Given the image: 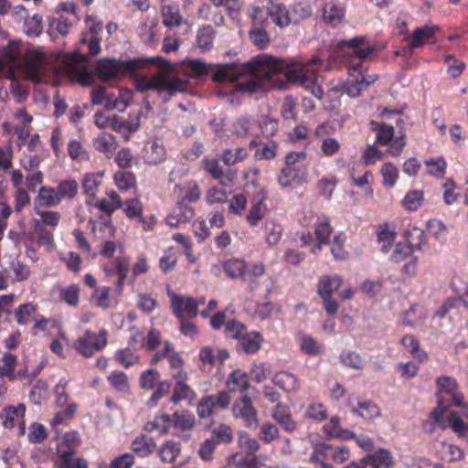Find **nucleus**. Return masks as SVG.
<instances>
[{"instance_id": "obj_46", "label": "nucleus", "mask_w": 468, "mask_h": 468, "mask_svg": "<svg viewBox=\"0 0 468 468\" xmlns=\"http://www.w3.org/2000/svg\"><path fill=\"white\" fill-rule=\"evenodd\" d=\"M22 31L28 37H37L43 30V19L38 14L27 16L21 26Z\"/></svg>"}, {"instance_id": "obj_52", "label": "nucleus", "mask_w": 468, "mask_h": 468, "mask_svg": "<svg viewBox=\"0 0 468 468\" xmlns=\"http://www.w3.org/2000/svg\"><path fill=\"white\" fill-rule=\"evenodd\" d=\"M443 423L446 428H452L459 436H465L468 433V424L457 411H451L446 417L443 416Z\"/></svg>"}, {"instance_id": "obj_11", "label": "nucleus", "mask_w": 468, "mask_h": 468, "mask_svg": "<svg viewBox=\"0 0 468 468\" xmlns=\"http://www.w3.org/2000/svg\"><path fill=\"white\" fill-rule=\"evenodd\" d=\"M335 133V127L330 122L319 124L314 130V135L320 139V151L326 157L336 154L341 149L340 142L331 136Z\"/></svg>"}, {"instance_id": "obj_23", "label": "nucleus", "mask_w": 468, "mask_h": 468, "mask_svg": "<svg viewBox=\"0 0 468 468\" xmlns=\"http://www.w3.org/2000/svg\"><path fill=\"white\" fill-rule=\"evenodd\" d=\"M133 93L129 89H120L118 95H108L106 97L105 108L109 111L117 110L123 112L131 104Z\"/></svg>"}, {"instance_id": "obj_1", "label": "nucleus", "mask_w": 468, "mask_h": 468, "mask_svg": "<svg viewBox=\"0 0 468 468\" xmlns=\"http://www.w3.org/2000/svg\"><path fill=\"white\" fill-rule=\"evenodd\" d=\"M341 44L351 48L345 58V66L348 75L345 90L348 96L356 98L367 90L369 85L378 79V75L367 74V58L375 52V47L367 44V37L364 36L344 40Z\"/></svg>"}, {"instance_id": "obj_22", "label": "nucleus", "mask_w": 468, "mask_h": 468, "mask_svg": "<svg viewBox=\"0 0 468 468\" xmlns=\"http://www.w3.org/2000/svg\"><path fill=\"white\" fill-rule=\"evenodd\" d=\"M267 197V192L265 189H261L258 192L253 199L251 207L246 217L248 223L251 227H256L259 222L264 218L266 212V206L264 200Z\"/></svg>"}, {"instance_id": "obj_6", "label": "nucleus", "mask_w": 468, "mask_h": 468, "mask_svg": "<svg viewBox=\"0 0 468 468\" xmlns=\"http://www.w3.org/2000/svg\"><path fill=\"white\" fill-rule=\"evenodd\" d=\"M438 406L432 410L431 416L442 429H446L443 423V413L451 406L461 407L463 396L460 391L457 381L449 376H441L436 379Z\"/></svg>"}, {"instance_id": "obj_27", "label": "nucleus", "mask_w": 468, "mask_h": 468, "mask_svg": "<svg viewBox=\"0 0 468 468\" xmlns=\"http://www.w3.org/2000/svg\"><path fill=\"white\" fill-rule=\"evenodd\" d=\"M314 452H321L322 458L326 462L331 459L335 463H343L350 457V451L347 447H334L331 445H321L315 449Z\"/></svg>"}, {"instance_id": "obj_44", "label": "nucleus", "mask_w": 468, "mask_h": 468, "mask_svg": "<svg viewBox=\"0 0 468 468\" xmlns=\"http://www.w3.org/2000/svg\"><path fill=\"white\" fill-rule=\"evenodd\" d=\"M144 158L149 165H157L165 159V150L157 142L149 143L144 147Z\"/></svg>"}, {"instance_id": "obj_41", "label": "nucleus", "mask_w": 468, "mask_h": 468, "mask_svg": "<svg viewBox=\"0 0 468 468\" xmlns=\"http://www.w3.org/2000/svg\"><path fill=\"white\" fill-rule=\"evenodd\" d=\"M427 315V312L422 306L415 304L403 313L401 323L404 325L415 327L421 324Z\"/></svg>"}, {"instance_id": "obj_24", "label": "nucleus", "mask_w": 468, "mask_h": 468, "mask_svg": "<svg viewBox=\"0 0 468 468\" xmlns=\"http://www.w3.org/2000/svg\"><path fill=\"white\" fill-rule=\"evenodd\" d=\"M365 462L368 463L370 468H392L395 464L392 453L385 448H378L367 454Z\"/></svg>"}, {"instance_id": "obj_55", "label": "nucleus", "mask_w": 468, "mask_h": 468, "mask_svg": "<svg viewBox=\"0 0 468 468\" xmlns=\"http://www.w3.org/2000/svg\"><path fill=\"white\" fill-rule=\"evenodd\" d=\"M424 204V193L422 190H410L401 200V206L407 211H416Z\"/></svg>"}, {"instance_id": "obj_25", "label": "nucleus", "mask_w": 468, "mask_h": 468, "mask_svg": "<svg viewBox=\"0 0 468 468\" xmlns=\"http://www.w3.org/2000/svg\"><path fill=\"white\" fill-rule=\"evenodd\" d=\"M141 114L130 115L127 120L114 115L110 122V128L117 133L125 134L136 132L140 127Z\"/></svg>"}, {"instance_id": "obj_63", "label": "nucleus", "mask_w": 468, "mask_h": 468, "mask_svg": "<svg viewBox=\"0 0 468 468\" xmlns=\"http://www.w3.org/2000/svg\"><path fill=\"white\" fill-rule=\"evenodd\" d=\"M33 223L38 245L51 250L54 248L53 234L47 228L41 226L39 220L35 219Z\"/></svg>"}, {"instance_id": "obj_37", "label": "nucleus", "mask_w": 468, "mask_h": 468, "mask_svg": "<svg viewBox=\"0 0 468 468\" xmlns=\"http://www.w3.org/2000/svg\"><path fill=\"white\" fill-rule=\"evenodd\" d=\"M103 176L104 172L102 171L87 173L83 176L82 188L84 193L88 195L90 199H94V197H96L97 191L102 182ZM87 202L90 203L91 200H88Z\"/></svg>"}, {"instance_id": "obj_59", "label": "nucleus", "mask_w": 468, "mask_h": 468, "mask_svg": "<svg viewBox=\"0 0 468 468\" xmlns=\"http://www.w3.org/2000/svg\"><path fill=\"white\" fill-rule=\"evenodd\" d=\"M215 31L211 26H205L198 30L197 34V46L202 51L206 52L212 48Z\"/></svg>"}, {"instance_id": "obj_17", "label": "nucleus", "mask_w": 468, "mask_h": 468, "mask_svg": "<svg viewBox=\"0 0 468 468\" xmlns=\"http://www.w3.org/2000/svg\"><path fill=\"white\" fill-rule=\"evenodd\" d=\"M375 131L377 132V144L380 145H388L391 143L390 147L388 149V153L392 156H398L400 154L405 146V140L403 137L393 139L394 128L391 125L380 124L375 129Z\"/></svg>"}, {"instance_id": "obj_51", "label": "nucleus", "mask_w": 468, "mask_h": 468, "mask_svg": "<svg viewBox=\"0 0 468 468\" xmlns=\"http://www.w3.org/2000/svg\"><path fill=\"white\" fill-rule=\"evenodd\" d=\"M443 423L446 428H452L459 436H465L468 433V424L457 411H451L446 417L443 416Z\"/></svg>"}, {"instance_id": "obj_40", "label": "nucleus", "mask_w": 468, "mask_h": 468, "mask_svg": "<svg viewBox=\"0 0 468 468\" xmlns=\"http://www.w3.org/2000/svg\"><path fill=\"white\" fill-rule=\"evenodd\" d=\"M345 18V10L339 5L334 2H328L324 5L323 9L324 21L331 26H338Z\"/></svg>"}, {"instance_id": "obj_16", "label": "nucleus", "mask_w": 468, "mask_h": 468, "mask_svg": "<svg viewBox=\"0 0 468 468\" xmlns=\"http://www.w3.org/2000/svg\"><path fill=\"white\" fill-rule=\"evenodd\" d=\"M209 75L215 82L238 81L239 87V82L244 80V67L239 64L211 65Z\"/></svg>"}, {"instance_id": "obj_31", "label": "nucleus", "mask_w": 468, "mask_h": 468, "mask_svg": "<svg viewBox=\"0 0 468 468\" xmlns=\"http://www.w3.org/2000/svg\"><path fill=\"white\" fill-rule=\"evenodd\" d=\"M205 170L215 179L218 180L223 186H229L232 184V176L229 173L225 174L217 159L206 158L203 160Z\"/></svg>"}, {"instance_id": "obj_48", "label": "nucleus", "mask_w": 468, "mask_h": 468, "mask_svg": "<svg viewBox=\"0 0 468 468\" xmlns=\"http://www.w3.org/2000/svg\"><path fill=\"white\" fill-rule=\"evenodd\" d=\"M111 292L109 286H99L91 293L90 302L99 308L109 309L112 305Z\"/></svg>"}, {"instance_id": "obj_10", "label": "nucleus", "mask_w": 468, "mask_h": 468, "mask_svg": "<svg viewBox=\"0 0 468 468\" xmlns=\"http://www.w3.org/2000/svg\"><path fill=\"white\" fill-rule=\"evenodd\" d=\"M231 402V397L226 390H221L215 395L203 396L197 404V412L201 419H206L215 414L218 410H226Z\"/></svg>"}, {"instance_id": "obj_18", "label": "nucleus", "mask_w": 468, "mask_h": 468, "mask_svg": "<svg viewBox=\"0 0 468 468\" xmlns=\"http://www.w3.org/2000/svg\"><path fill=\"white\" fill-rule=\"evenodd\" d=\"M332 232L333 229L328 218L326 217L319 218L314 229L316 243L312 246L310 251L313 254L320 253L323 246L329 244Z\"/></svg>"}, {"instance_id": "obj_14", "label": "nucleus", "mask_w": 468, "mask_h": 468, "mask_svg": "<svg viewBox=\"0 0 468 468\" xmlns=\"http://www.w3.org/2000/svg\"><path fill=\"white\" fill-rule=\"evenodd\" d=\"M171 299V307L175 315L180 320L193 318L197 314L198 303L193 297H185L170 290L167 292Z\"/></svg>"}, {"instance_id": "obj_60", "label": "nucleus", "mask_w": 468, "mask_h": 468, "mask_svg": "<svg viewBox=\"0 0 468 468\" xmlns=\"http://www.w3.org/2000/svg\"><path fill=\"white\" fill-rule=\"evenodd\" d=\"M261 343L262 337L261 334L256 331L246 332L239 340V344L246 353L257 352L261 348Z\"/></svg>"}, {"instance_id": "obj_3", "label": "nucleus", "mask_w": 468, "mask_h": 468, "mask_svg": "<svg viewBox=\"0 0 468 468\" xmlns=\"http://www.w3.org/2000/svg\"><path fill=\"white\" fill-rule=\"evenodd\" d=\"M86 25L89 32L83 34L78 50L71 54H64L62 57L60 69L69 76L80 74L82 62L89 56H96L101 51V38L98 35L102 30V23L87 16Z\"/></svg>"}, {"instance_id": "obj_20", "label": "nucleus", "mask_w": 468, "mask_h": 468, "mask_svg": "<svg viewBox=\"0 0 468 468\" xmlns=\"http://www.w3.org/2000/svg\"><path fill=\"white\" fill-rule=\"evenodd\" d=\"M271 382L287 394H295L300 388L298 378L288 371H280L271 377Z\"/></svg>"}, {"instance_id": "obj_5", "label": "nucleus", "mask_w": 468, "mask_h": 468, "mask_svg": "<svg viewBox=\"0 0 468 468\" xmlns=\"http://www.w3.org/2000/svg\"><path fill=\"white\" fill-rule=\"evenodd\" d=\"M187 88L188 83L176 77L172 72L169 63L166 61L155 73L150 76H144L136 81V89L138 90H156L163 102L168 101L178 92L186 91Z\"/></svg>"}, {"instance_id": "obj_9", "label": "nucleus", "mask_w": 468, "mask_h": 468, "mask_svg": "<svg viewBox=\"0 0 468 468\" xmlns=\"http://www.w3.org/2000/svg\"><path fill=\"white\" fill-rule=\"evenodd\" d=\"M231 413L234 419L240 420L249 429H255L259 425L258 411L247 394L234 400Z\"/></svg>"}, {"instance_id": "obj_50", "label": "nucleus", "mask_w": 468, "mask_h": 468, "mask_svg": "<svg viewBox=\"0 0 468 468\" xmlns=\"http://www.w3.org/2000/svg\"><path fill=\"white\" fill-rule=\"evenodd\" d=\"M443 423L446 428H452L459 436H465L468 433V424L457 411H451L446 417L443 416Z\"/></svg>"}, {"instance_id": "obj_15", "label": "nucleus", "mask_w": 468, "mask_h": 468, "mask_svg": "<svg viewBox=\"0 0 468 468\" xmlns=\"http://www.w3.org/2000/svg\"><path fill=\"white\" fill-rule=\"evenodd\" d=\"M47 56L40 51L30 52L25 62L27 78L35 82L44 81V75L48 70Z\"/></svg>"}, {"instance_id": "obj_34", "label": "nucleus", "mask_w": 468, "mask_h": 468, "mask_svg": "<svg viewBox=\"0 0 468 468\" xmlns=\"http://www.w3.org/2000/svg\"><path fill=\"white\" fill-rule=\"evenodd\" d=\"M57 187L51 186H41L38 189L37 196L36 197L35 202L40 207H53L60 204L61 199L58 195Z\"/></svg>"}, {"instance_id": "obj_13", "label": "nucleus", "mask_w": 468, "mask_h": 468, "mask_svg": "<svg viewBox=\"0 0 468 468\" xmlns=\"http://www.w3.org/2000/svg\"><path fill=\"white\" fill-rule=\"evenodd\" d=\"M404 236L407 241L398 243L390 255V260L395 263L407 261L412 257L414 250H420V245L413 240L414 236L417 238L422 236V231L420 229L414 228L410 231H406Z\"/></svg>"}, {"instance_id": "obj_54", "label": "nucleus", "mask_w": 468, "mask_h": 468, "mask_svg": "<svg viewBox=\"0 0 468 468\" xmlns=\"http://www.w3.org/2000/svg\"><path fill=\"white\" fill-rule=\"evenodd\" d=\"M75 452H62L58 453L59 462L57 468H88V463L84 458H74Z\"/></svg>"}, {"instance_id": "obj_64", "label": "nucleus", "mask_w": 468, "mask_h": 468, "mask_svg": "<svg viewBox=\"0 0 468 468\" xmlns=\"http://www.w3.org/2000/svg\"><path fill=\"white\" fill-rule=\"evenodd\" d=\"M211 438L218 444H229L233 441V431L230 426L220 423L211 431Z\"/></svg>"}, {"instance_id": "obj_29", "label": "nucleus", "mask_w": 468, "mask_h": 468, "mask_svg": "<svg viewBox=\"0 0 468 468\" xmlns=\"http://www.w3.org/2000/svg\"><path fill=\"white\" fill-rule=\"evenodd\" d=\"M161 359H166L170 367L174 369L181 368L184 364L182 356L169 342H165L164 348L154 356L153 363H157Z\"/></svg>"}, {"instance_id": "obj_62", "label": "nucleus", "mask_w": 468, "mask_h": 468, "mask_svg": "<svg viewBox=\"0 0 468 468\" xmlns=\"http://www.w3.org/2000/svg\"><path fill=\"white\" fill-rule=\"evenodd\" d=\"M301 350L309 356H318L323 352V346L318 343L313 336L301 334L299 335Z\"/></svg>"}, {"instance_id": "obj_39", "label": "nucleus", "mask_w": 468, "mask_h": 468, "mask_svg": "<svg viewBox=\"0 0 468 468\" xmlns=\"http://www.w3.org/2000/svg\"><path fill=\"white\" fill-rule=\"evenodd\" d=\"M250 147H256L254 152V157L256 160H271L275 158L277 155L278 144L274 141L257 143L253 140L250 143Z\"/></svg>"}, {"instance_id": "obj_42", "label": "nucleus", "mask_w": 468, "mask_h": 468, "mask_svg": "<svg viewBox=\"0 0 468 468\" xmlns=\"http://www.w3.org/2000/svg\"><path fill=\"white\" fill-rule=\"evenodd\" d=\"M122 206L120 196L113 190L106 192V197L95 203V207L107 215H112L115 210Z\"/></svg>"}, {"instance_id": "obj_61", "label": "nucleus", "mask_w": 468, "mask_h": 468, "mask_svg": "<svg viewBox=\"0 0 468 468\" xmlns=\"http://www.w3.org/2000/svg\"><path fill=\"white\" fill-rule=\"evenodd\" d=\"M173 428L182 431H190L196 424V418L189 412H175L172 415Z\"/></svg>"}, {"instance_id": "obj_28", "label": "nucleus", "mask_w": 468, "mask_h": 468, "mask_svg": "<svg viewBox=\"0 0 468 468\" xmlns=\"http://www.w3.org/2000/svg\"><path fill=\"white\" fill-rule=\"evenodd\" d=\"M268 14L274 24L281 27H287L292 22L290 12L278 2L271 1L267 6Z\"/></svg>"}, {"instance_id": "obj_56", "label": "nucleus", "mask_w": 468, "mask_h": 468, "mask_svg": "<svg viewBox=\"0 0 468 468\" xmlns=\"http://www.w3.org/2000/svg\"><path fill=\"white\" fill-rule=\"evenodd\" d=\"M16 357L6 353L0 357V378H7L9 381L16 380Z\"/></svg>"}, {"instance_id": "obj_12", "label": "nucleus", "mask_w": 468, "mask_h": 468, "mask_svg": "<svg viewBox=\"0 0 468 468\" xmlns=\"http://www.w3.org/2000/svg\"><path fill=\"white\" fill-rule=\"evenodd\" d=\"M26 405L24 403H18L17 405H6L3 408L0 412V420L2 425L5 429H13L16 425L18 426V434L20 436L26 433Z\"/></svg>"}, {"instance_id": "obj_57", "label": "nucleus", "mask_w": 468, "mask_h": 468, "mask_svg": "<svg viewBox=\"0 0 468 468\" xmlns=\"http://www.w3.org/2000/svg\"><path fill=\"white\" fill-rule=\"evenodd\" d=\"M238 445L242 451L246 452L245 455H248L249 458L250 455H252L251 461L256 459L255 452L261 448L259 441L245 431L239 433Z\"/></svg>"}, {"instance_id": "obj_33", "label": "nucleus", "mask_w": 468, "mask_h": 468, "mask_svg": "<svg viewBox=\"0 0 468 468\" xmlns=\"http://www.w3.org/2000/svg\"><path fill=\"white\" fill-rule=\"evenodd\" d=\"M439 30V27L435 25H426L416 28L409 43L410 48H417L422 47L426 41L431 39Z\"/></svg>"}, {"instance_id": "obj_53", "label": "nucleus", "mask_w": 468, "mask_h": 468, "mask_svg": "<svg viewBox=\"0 0 468 468\" xmlns=\"http://www.w3.org/2000/svg\"><path fill=\"white\" fill-rule=\"evenodd\" d=\"M155 443L152 438L142 435L136 437L132 442L133 451L141 457H146L154 452Z\"/></svg>"}, {"instance_id": "obj_45", "label": "nucleus", "mask_w": 468, "mask_h": 468, "mask_svg": "<svg viewBox=\"0 0 468 468\" xmlns=\"http://www.w3.org/2000/svg\"><path fill=\"white\" fill-rule=\"evenodd\" d=\"M161 14L163 24L166 27H178L183 22V16L177 5H164L161 8Z\"/></svg>"}, {"instance_id": "obj_35", "label": "nucleus", "mask_w": 468, "mask_h": 468, "mask_svg": "<svg viewBox=\"0 0 468 468\" xmlns=\"http://www.w3.org/2000/svg\"><path fill=\"white\" fill-rule=\"evenodd\" d=\"M56 439L58 441L57 454L62 453V452H75L81 442L80 434L75 431L58 435Z\"/></svg>"}, {"instance_id": "obj_38", "label": "nucleus", "mask_w": 468, "mask_h": 468, "mask_svg": "<svg viewBox=\"0 0 468 468\" xmlns=\"http://www.w3.org/2000/svg\"><path fill=\"white\" fill-rule=\"evenodd\" d=\"M157 453L162 463H173L181 453V444L173 440H167L161 444Z\"/></svg>"}, {"instance_id": "obj_36", "label": "nucleus", "mask_w": 468, "mask_h": 468, "mask_svg": "<svg viewBox=\"0 0 468 468\" xmlns=\"http://www.w3.org/2000/svg\"><path fill=\"white\" fill-rule=\"evenodd\" d=\"M226 385L230 391L245 392L250 387L249 375L241 369H235L229 375Z\"/></svg>"}, {"instance_id": "obj_43", "label": "nucleus", "mask_w": 468, "mask_h": 468, "mask_svg": "<svg viewBox=\"0 0 468 468\" xmlns=\"http://www.w3.org/2000/svg\"><path fill=\"white\" fill-rule=\"evenodd\" d=\"M107 380L116 392L123 395L131 393L129 378L124 372L119 370L112 371L107 377Z\"/></svg>"}, {"instance_id": "obj_21", "label": "nucleus", "mask_w": 468, "mask_h": 468, "mask_svg": "<svg viewBox=\"0 0 468 468\" xmlns=\"http://www.w3.org/2000/svg\"><path fill=\"white\" fill-rule=\"evenodd\" d=\"M140 335V334L133 335L129 341L127 347L119 349L114 354L115 360L125 368H129L139 361L134 342L137 341V337Z\"/></svg>"}, {"instance_id": "obj_26", "label": "nucleus", "mask_w": 468, "mask_h": 468, "mask_svg": "<svg viewBox=\"0 0 468 468\" xmlns=\"http://www.w3.org/2000/svg\"><path fill=\"white\" fill-rule=\"evenodd\" d=\"M93 146L98 152L103 154L105 157L112 158L118 147V143L112 134L101 133L93 139Z\"/></svg>"}, {"instance_id": "obj_49", "label": "nucleus", "mask_w": 468, "mask_h": 468, "mask_svg": "<svg viewBox=\"0 0 468 468\" xmlns=\"http://www.w3.org/2000/svg\"><path fill=\"white\" fill-rule=\"evenodd\" d=\"M443 423L446 428H452L459 436H465L468 433V424L457 411H451L446 417L443 416Z\"/></svg>"}, {"instance_id": "obj_30", "label": "nucleus", "mask_w": 468, "mask_h": 468, "mask_svg": "<svg viewBox=\"0 0 468 468\" xmlns=\"http://www.w3.org/2000/svg\"><path fill=\"white\" fill-rule=\"evenodd\" d=\"M58 299L59 302L65 303L69 306L77 307L80 303V288L76 283L56 287Z\"/></svg>"}, {"instance_id": "obj_2", "label": "nucleus", "mask_w": 468, "mask_h": 468, "mask_svg": "<svg viewBox=\"0 0 468 468\" xmlns=\"http://www.w3.org/2000/svg\"><path fill=\"white\" fill-rule=\"evenodd\" d=\"M285 64L283 58L261 54L253 58L244 67V80L239 82V90L255 93L264 89L272 76L282 71Z\"/></svg>"}, {"instance_id": "obj_19", "label": "nucleus", "mask_w": 468, "mask_h": 468, "mask_svg": "<svg viewBox=\"0 0 468 468\" xmlns=\"http://www.w3.org/2000/svg\"><path fill=\"white\" fill-rule=\"evenodd\" d=\"M347 406L354 414L366 420H372L380 416L379 408L375 403L368 400L360 401L356 398L350 397L347 401Z\"/></svg>"}, {"instance_id": "obj_32", "label": "nucleus", "mask_w": 468, "mask_h": 468, "mask_svg": "<svg viewBox=\"0 0 468 468\" xmlns=\"http://www.w3.org/2000/svg\"><path fill=\"white\" fill-rule=\"evenodd\" d=\"M343 282L339 275H324L319 279L317 292L320 297H331L336 292Z\"/></svg>"}, {"instance_id": "obj_58", "label": "nucleus", "mask_w": 468, "mask_h": 468, "mask_svg": "<svg viewBox=\"0 0 468 468\" xmlns=\"http://www.w3.org/2000/svg\"><path fill=\"white\" fill-rule=\"evenodd\" d=\"M402 346L410 353V355L420 362L427 359V353L420 346L417 338L411 335H407L401 339Z\"/></svg>"}, {"instance_id": "obj_47", "label": "nucleus", "mask_w": 468, "mask_h": 468, "mask_svg": "<svg viewBox=\"0 0 468 468\" xmlns=\"http://www.w3.org/2000/svg\"><path fill=\"white\" fill-rule=\"evenodd\" d=\"M247 264L244 261L239 259H230L224 262L223 270L231 279L243 280L246 276Z\"/></svg>"}, {"instance_id": "obj_7", "label": "nucleus", "mask_w": 468, "mask_h": 468, "mask_svg": "<svg viewBox=\"0 0 468 468\" xmlns=\"http://www.w3.org/2000/svg\"><path fill=\"white\" fill-rule=\"evenodd\" d=\"M137 67V62L132 59L101 58L97 62L96 73L101 80L107 82L123 78L125 75L135 71Z\"/></svg>"}, {"instance_id": "obj_4", "label": "nucleus", "mask_w": 468, "mask_h": 468, "mask_svg": "<svg viewBox=\"0 0 468 468\" xmlns=\"http://www.w3.org/2000/svg\"><path fill=\"white\" fill-rule=\"evenodd\" d=\"M282 71L288 81L309 90L314 97L322 99L324 90L321 87L316 66H323L324 60L313 57L306 61L283 59Z\"/></svg>"}, {"instance_id": "obj_8", "label": "nucleus", "mask_w": 468, "mask_h": 468, "mask_svg": "<svg viewBox=\"0 0 468 468\" xmlns=\"http://www.w3.org/2000/svg\"><path fill=\"white\" fill-rule=\"evenodd\" d=\"M108 344V331L104 328L98 332L85 330L73 343L74 349L85 357H90L101 351Z\"/></svg>"}]
</instances>
